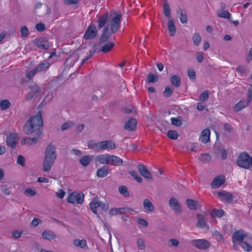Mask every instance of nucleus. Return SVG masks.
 Returning <instances> with one entry per match:
<instances>
[{"label": "nucleus", "mask_w": 252, "mask_h": 252, "mask_svg": "<svg viewBox=\"0 0 252 252\" xmlns=\"http://www.w3.org/2000/svg\"><path fill=\"white\" fill-rule=\"evenodd\" d=\"M43 120L41 112L38 111L35 116L32 117L25 124L24 131L28 135L35 133V137L22 138L20 143L22 145H32L36 144L39 139L42 133Z\"/></svg>", "instance_id": "nucleus-1"}, {"label": "nucleus", "mask_w": 252, "mask_h": 252, "mask_svg": "<svg viewBox=\"0 0 252 252\" xmlns=\"http://www.w3.org/2000/svg\"><path fill=\"white\" fill-rule=\"evenodd\" d=\"M56 148L51 144L48 145L45 150V157L43 162V170L45 172L50 170L56 159Z\"/></svg>", "instance_id": "nucleus-2"}, {"label": "nucleus", "mask_w": 252, "mask_h": 252, "mask_svg": "<svg viewBox=\"0 0 252 252\" xmlns=\"http://www.w3.org/2000/svg\"><path fill=\"white\" fill-rule=\"evenodd\" d=\"M236 164L240 167L248 169L251 166L252 167V157L246 152L242 153L236 160Z\"/></svg>", "instance_id": "nucleus-3"}, {"label": "nucleus", "mask_w": 252, "mask_h": 252, "mask_svg": "<svg viewBox=\"0 0 252 252\" xmlns=\"http://www.w3.org/2000/svg\"><path fill=\"white\" fill-rule=\"evenodd\" d=\"M122 16L119 13L115 14V16L111 19L110 22V29L112 33L118 32L120 28Z\"/></svg>", "instance_id": "nucleus-4"}, {"label": "nucleus", "mask_w": 252, "mask_h": 252, "mask_svg": "<svg viewBox=\"0 0 252 252\" xmlns=\"http://www.w3.org/2000/svg\"><path fill=\"white\" fill-rule=\"evenodd\" d=\"M97 32L95 26L94 24H91L88 26L83 37L85 39H92L96 36Z\"/></svg>", "instance_id": "nucleus-5"}, {"label": "nucleus", "mask_w": 252, "mask_h": 252, "mask_svg": "<svg viewBox=\"0 0 252 252\" xmlns=\"http://www.w3.org/2000/svg\"><path fill=\"white\" fill-rule=\"evenodd\" d=\"M19 140V135L16 133H10L6 136L7 145L12 148L16 147Z\"/></svg>", "instance_id": "nucleus-6"}, {"label": "nucleus", "mask_w": 252, "mask_h": 252, "mask_svg": "<svg viewBox=\"0 0 252 252\" xmlns=\"http://www.w3.org/2000/svg\"><path fill=\"white\" fill-rule=\"evenodd\" d=\"M191 244L200 250H206L210 247L208 241L204 239H194L191 241Z\"/></svg>", "instance_id": "nucleus-7"}, {"label": "nucleus", "mask_w": 252, "mask_h": 252, "mask_svg": "<svg viewBox=\"0 0 252 252\" xmlns=\"http://www.w3.org/2000/svg\"><path fill=\"white\" fill-rule=\"evenodd\" d=\"M247 235V233L242 229L235 231L232 235V242L234 245H235L236 242H242Z\"/></svg>", "instance_id": "nucleus-8"}, {"label": "nucleus", "mask_w": 252, "mask_h": 252, "mask_svg": "<svg viewBox=\"0 0 252 252\" xmlns=\"http://www.w3.org/2000/svg\"><path fill=\"white\" fill-rule=\"evenodd\" d=\"M34 45L39 48L47 50L50 47V44L48 40L44 38H36L33 42Z\"/></svg>", "instance_id": "nucleus-9"}, {"label": "nucleus", "mask_w": 252, "mask_h": 252, "mask_svg": "<svg viewBox=\"0 0 252 252\" xmlns=\"http://www.w3.org/2000/svg\"><path fill=\"white\" fill-rule=\"evenodd\" d=\"M100 151L107 150V151L113 150L116 148L115 142L111 140H105L99 142Z\"/></svg>", "instance_id": "nucleus-10"}, {"label": "nucleus", "mask_w": 252, "mask_h": 252, "mask_svg": "<svg viewBox=\"0 0 252 252\" xmlns=\"http://www.w3.org/2000/svg\"><path fill=\"white\" fill-rule=\"evenodd\" d=\"M137 168L140 174L147 180L151 181L152 179V175L147 169L145 165L142 164H138Z\"/></svg>", "instance_id": "nucleus-11"}, {"label": "nucleus", "mask_w": 252, "mask_h": 252, "mask_svg": "<svg viewBox=\"0 0 252 252\" xmlns=\"http://www.w3.org/2000/svg\"><path fill=\"white\" fill-rule=\"evenodd\" d=\"M137 168L140 174L147 180L151 181L152 179V175L147 169L145 165L142 164H138Z\"/></svg>", "instance_id": "nucleus-12"}, {"label": "nucleus", "mask_w": 252, "mask_h": 252, "mask_svg": "<svg viewBox=\"0 0 252 252\" xmlns=\"http://www.w3.org/2000/svg\"><path fill=\"white\" fill-rule=\"evenodd\" d=\"M109 26L108 25H107L103 28L99 39L100 43L107 42L111 37L112 33L111 31H109Z\"/></svg>", "instance_id": "nucleus-13"}, {"label": "nucleus", "mask_w": 252, "mask_h": 252, "mask_svg": "<svg viewBox=\"0 0 252 252\" xmlns=\"http://www.w3.org/2000/svg\"><path fill=\"white\" fill-rule=\"evenodd\" d=\"M225 182V177L223 176H218L215 177L211 183V187L213 189H217L220 187Z\"/></svg>", "instance_id": "nucleus-14"}, {"label": "nucleus", "mask_w": 252, "mask_h": 252, "mask_svg": "<svg viewBox=\"0 0 252 252\" xmlns=\"http://www.w3.org/2000/svg\"><path fill=\"white\" fill-rule=\"evenodd\" d=\"M30 90L34 89L35 92L33 93L30 92L26 95V99L29 100L31 99L35 94L38 93L40 91V88L35 83H32L31 85L29 86Z\"/></svg>", "instance_id": "nucleus-15"}, {"label": "nucleus", "mask_w": 252, "mask_h": 252, "mask_svg": "<svg viewBox=\"0 0 252 252\" xmlns=\"http://www.w3.org/2000/svg\"><path fill=\"white\" fill-rule=\"evenodd\" d=\"M169 204L170 207L176 212L180 213L182 211V209L180 203L178 200L175 198L172 197L170 199Z\"/></svg>", "instance_id": "nucleus-16"}, {"label": "nucleus", "mask_w": 252, "mask_h": 252, "mask_svg": "<svg viewBox=\"0 0 252 252\" xmlns=\"http://www.w3.org/2000/svg\"><path fill=\"white\" fill-rule=\"evenodd\" d=\"M108 164L113 166H120L123 164V160L118 156L109 155Z\"/></svg>", "instance_id": "nucleus-17"}, {"label": "nucleus", "mask_w": 252, "mask_h": 252, "mask_svg": "<svg viewBox=\"0 0 252 252\" xmlns=\"http://www.w3.org/2000/svg\"><path fill=\"white\" fill-rule=\"evenodd\" d=\"M137 126V121L135 118H131L126 122L124 128L128 131H133Z\"/></svg>", "instance_id": "nucleus-18"}, {"label": "nucleus", "mask_w": 252, "mask_h": 252, "mask_svg": "<svg viewBox=\"0 0 252 252\" xmlns=\"http://www.w3.org/2000/svg\"><path fill=\"white\" fill-rule=\"evenodd\" d=\"M108 18L109 15L107 13H104L98 18L97 20V28L98 29H100L106 26Z\"/></svg>", "instance_id": "nucleus-19"}, {"label": "nucleus", "mask_w": 252, "mask_h": 252, "mask_svg": "<svg viewBox=\"0 0 252 252\" xmlns=\"http://www.w3.org/2000/svg\"><path fill=\"white\" fill-rule=\"evenodd\" d=\"M211 132L209 129L205 128L201 133L200 140L203 143L206 144L210 141Z\"/></svg>", "instance_id": "nucleus-20"}, {"label": "nucleus", "mask_w": 252, "mask_h": 252, "mask_svg": "<svg viewBox=\"0 0 252 252\" xmlns=\"http://www.w3.org/2000/svg\"><path fill=\"white\" fill-rule=\"evenodd\" d=\"M100 202L97 198H94L89 204L90 209L95 214H97V209L99 208Z\"/></svg>", "instance_id": "nucleus-21"}, {"label": "nucleus", "mask_w": 252, "mask_h": 252, "mask_svg": "<svg viewBox=\"0 0 252 252\" xmlns=\"http://www.w3.org/2000/svg\"><path fill=\"white\" fill-rule=\"evenodd\" d=\"M115 46L114 43L112 42H107L101 46L99 51L104 53H107L111 51Z\"/></svg>", "instance_id": "nucleus-22"}, {"label": "nucleus", "mask_w": 252, "mask_h": 252, "mask_svg": "<svg viewBox=\"0 0 252 252\" xmlns=\"http://www.w3.org/2000/svg\"><path fill=\"white\" fill-rule=\"evenodd\" d=\"M109 154L100 155L96 157V160L100 164H108Z\"/></svg>", "instance_id": "nucleus-23"}, {"label": "nucleus", "mask_w": 252, "mask_h": 252, "mask_svg": "<svg viewBox=\"0 0 252 252\" xmlns=\"http://www.w3.org/2000/svg\"><path fill=\"white\" fill-rule=\"evenodd\" d=\"M250 102L248 100H241L234 106V110L238 112L248 105Z\"/></svg>", "instance_id": "nucleus-24"}, {"label": "nucleus", "mask_w": 252, "mask_h": 252, "mask_svg": "<svg viewBox=\"0 0 252 252\" xmlns=\"http://www.w3.org/2000/svg\"><path fill=\"white\" fill-rule=\"evenodd\" d=\"M178 14L180 15V20L182 24H186L188 21V17L187 12L185 10L182 9H178L177 10Z\"/></svg>", "instance_id": "nucleus-25"}, {"label": "nucleus", "mask_w": 252, "mask_h": 252, "mask_svg": "<svg viewBox=\"0 0 252 252\" xmlns=\"http://www.w3.org/2000/svg\"><path fill=\"white\" fill-rule=\"evenodd\" d=\"M167 28L170 36H173L175 34L176 29L174 24V20H169L167 23Z\"/></svg>", "instance_id": "nucleus-26"}, {"label": "nucleus", "mask_w": 252, "mask_h": 252, "mask_svg": "<svg viewBox=\"0 0 252 252\" xmlns=\"http://www.w3.org/2000/svg\"><path fill=\"white\" fill-rule=\"evenodd\" d=\"M198 221L196 224L197 227L199 228H204L206 226V221L205 217L202 214H198L197 216Z\"/></svg>", "instance_id": "nucleus-27"}, {"label": "nucleus", "mask_w": 252, "mask_h": 252, "mask_svg": "<svg viewBox=\"0 0 252 252\" xmlns=\"http://www.w3.org/2000/svg\"><path fill=\"white\" fill-rule=\"evenodd\" d=\"M109 172L108 167L104 166L97 170L96 175L99 177L103 178L108 174Z\"/></svg>", "instance_id": "nucleus-28"}, {"label": "nucleus", "mask_w": 252, "mask_h": 252, "mask_svg": "<svg viewBox=\"0 0 252 252\" xmlns=\"http://www.w3.org/2000/svg\"><path fill=\"white\" fill-rule=\"evenodd\" d=\"M43 238L46 240L54 239L56 238L55 234L52 231L46 230L42 233Z\"/></svg>", "instance_id": "nucleus-29"}, {"label": "nucleus", "mask_w": 252, "mask_h": 252, "mask_svg": "<svg viewBox=\"0 0 252 252\" xmlns=\"http://www.w3.org/2000/svg\"><path fill=\"white\" fill-rule=\"evenodd\" d=\"M170 82L171 84L176 88H178L181 86V79L177 75H173L170 78Z\"/></svg>", "instance_id": "nucleus-30"}, {"label": "nucleus", "mask_w": 252, "mask_h": 252, "mask_svg": "<svg viewBox=\"0 0 252 252\" xmlns=\"http://www.w3.org/2000/svg\"><path fill=\"white\" fill-rule=\"evenodd\" d=\"M73 244L76 246L80 247L82 249H88V246L87 244V242L84 239L82 240H79V239H76L74 240L73 241Z\"/></svg>", "instance_id": "nucleus-31"}, {"label": "nucleus", "mask_w": 252, "mask_h": 252, "mask_svg": "<svg viewBox=\"0 0 252 252\" xmlns=\"http://www.w3.org/2000/svg\"><path fill=\"white\" fill-rule=\"evenodd\" d=\"M50 66V64L48 62H44L39 63L35 69H37V72H44L47 70Z\"/></svg>", "instance_id": "nucleus-32"}, {"label": "nucleus", "mask_w": 252, "mask_h": 252, "mask_svg": "<svg viewBox=\"0 0 252 252\" xmlns=\"http://www.w3.org/2000/svg\"><path fill=\"white\" fill-rule=\"evenodd\" d=\"M143 207L146 210L149 212H153L154 210V207L152 203L148 199H145L144 200Z\"/></svg>", "instance_id": "nucleus-33"}, {"label": "nucleus", "mask_w": 252, "mask_h": 252, "mask_svg": "<svg viewBox=\"0 0 252 252\" xmlns=\"http://www.w3.org/2000/svg\"><path fill=\"white\" fill-rule=\"evenodd\" d=\"M188 207L192 210H196L197 208L198 202L191 199H188L186 200Z\"/></svg>", "instance_id": "nucleus-34"}, {"label": "nucleus", "mask_w": 252, "mask_h": 252, "mask_svg": "<svg viewBox=\"0 0 252 252\" xmlns=\"http://www.w3.org/2000/svg\"><path fill=\"white\" fill-rule=\"evenodd\" d=\"M223 211L222 209H214L212 210L210 214L213 218H220L223 215Z\"/></svg>", "instance_id": "nucleus-35"}, {"label": "nucleus", "mask_w": 252, "mask_h": 252, "mask_svg": "<svg viewBox=\"0 0 252 252\" xmlns=\"http://www.w3.org/2000/svg\"><path fill=\"white\" fill-rule=\"evenodd\" d=\"M119 191L120 194L125 197H128L129 196V192L127 188L125 186H121L119 187Z\"/></svg>", "instance_id": "nucleus-36"}, {"label": "nucleus", "mask_w": 252, "mask_h": 252, "mask_svg": "<svg viewBox=\"0 0 252 252\" xmlns=\"http://www.w3.org/2000/svg\"><path fill=\"white\" fill-rule=\"evenodd\" d=\"M167 136L170 139L176 140L178 138L179 134L176 130H169L167 131Z\"/></svg>", "instance_id": "nucleus-37"}, {"label": "nucleus", "mask_w": 252, "mask_h": 252, "mask_svg": "<svg viewBox=\"0 0 252 252\" xmlns=\"http://www.w3.org/2000/svg\"><path fill=\"white\" fill-rule=\"evenodd\" d=\"M158 75L152 73H149L147 77V80L148 83H155L158 81Z\"/></svg>", "instance_id": "nucleus-38"}, {"label": "nucleus", "mask_w": 252, "mask_h": 252, "mask_svg": "<svg viewBox=\"0 0 252 252\" xmlns=\"http://www.w3.org/2000/svg\"><path fill=\"white\" fill-rule=\"evenodd\" d=\"M163 10L165 16L167 18H170L171 15L170 7L168 2H165L164 3L163 6Z\"/></svg>", "instance_id": "nucleus-39"}, {"label": "nucleus", "mask_w": 252, "mask_h": 252, "mask_svg": "<svg viewBox=\"0 0 252 252\" xmlns=\"http://www.w3.org/2000/svg\"><path fill=\"white\" fill-rule=\"evenodd\" d=\"M10 102L7 99H3L0 102V108L2 110H6L10 106Z\"/></svg>", "instance_id": "nucleus-40"}, {"label": "nucleus", "mask_w": 252, "mask_h": 252, "mask_svg": "<svg viewBox=\"0 0 252 252\" xmlns=\"http://www.w3.org/2000/svg\"><path fill=\"white\" fill-rule=\"evenodd\" d=\"M218 195L219 197H222L226 201H229L232 199V195L229 192L223 193L221 191L218 192Z\"/></svg>", "instance_id": "nucleus-41"}, {"label": "nucleus", "mask_w": 252, "mask_h": 252, "mask_svg": "<svg viewBox=\"0 0 252 252\" xmlns=\"http://www.w3.org/2000/svg\"><path fill=\"white\" fill-rule=\"evenodd\" d=\"M99 142H94V141L91 140L88 143V147L90 148L93 149L97 151H100V145Z\"/></svg>", "instance_id": "nucleus-42"}, {"label": "nucleus", "mask_w": 252, "mask_h": 252, "mask_svg": "<svg viewBox=\"0 0 252 252\" xmlns=\"http://www.w3.org/2000/svg\"><path fill=\"white\" fill-rule=\"evenodd\" d=\"M91 161V158L89 156H85L80 159V163L84 166H87Z\"/></svg>", "instance_id": "nucleus-43"}, {"label": "nucleus", "mask_w": 252, "mask_h": 252, "mask_svg": "<svg viewBox=\"0 0 252 252\" xmlns=\"http://www.w3.org/2000/svg\"><path fill=\"white\" fill-rule=\"evenodd\" d=\"M174 91V89L169 86L165 87L164 91L163 92V95L166 97L170 96Z\"/></svg>", "instance_id": "nucleus-44"}, {"label": "nucleus", "mask_w": 252, "mask_h": 252, "mask_svg": "<svg viewBox=\"0 0 252 252\" xmlns=\"http://www.w3.org/2000/svg\"><path fill=\"white\" fill-rule=\"evenodd\" d=\"M217 15L221 18H229L231 14L227 11L224 10H219L217 12Z\"/></svg>", "instance_id": "nucleus-45"}, {"label": "nucleus", "mask_w": 252, "mask_h": 252, "mask_svg": "<svg viewBox=\"0 0 252 252\" xmlns=\"http://www.w3.org/2000/svg\"><path fill=\"white\" fill-rule=\"evenodd\" d=\"M129 173L137 182L141 183L142 182V178L137 174L136 171L131 170L130 171Z\"/></svg>", "instance_id": "nucleus-46"}, {"label": "nucleus", "mask_w": 252, "mask_h": 252, "mask_svg": "<svg viewBox=\"0 0 252 252\" xmlns=\"http://www.w3.org/2000/svg\"><path fill=\"white\" fill-rule=\"evenodd\" d=\"M129 173L137 182L141 183L142 182V178L137 174L136 171L131 170L130 171Z\"/></svg>", "instance_id": "nucleus-47"}, {"label": "nucleus", "mask_w": 252, "mask_h": 252, "mask_svg": "<svg viewBox=\"0 0 252 252\" xmlns=\"http://www.w3.org/2000/svg\"><path fill=\"white\" fill-rule=\"evenodd\" d=\"M129 173L137 182L141 183L142 182V178L137 174L136 171L131 170L130 171Z\"/></svg>", "instance_id": "nucleus-48"}, {"label": "nucleus", "mask_w": 252, "mask_h": 252, "mask_svg": "<svg viewBox=\"0 0 252 252\" xmlns=\"http://www.w3.org/2000/svg\"><path fill=\"white\" fill-rule=\"evenodd\" d=\"M129 173L137 182L141 183L142 182V178L137 174L136 171L131 170L130 171Z\"/></svg>", "instance_id": "nucleus-49"}, {"label": "nucleus", "mask_w": 252, "mask_h": 252, "mask_svg": "<svg viewBox=\"0 0 252 252\" xmlns=\"http://www.w3.org/2000/svg\"><path fill=\"white\" fill-rule=\"evenodd\" d=\"M192 40L194 45L197 46L201 42V37L198 33H195L192 37Z\"/></svg>", "instance_id": "nucleus-50"}, {"label": "nucleus", "mask_w": 252, "mask_h": 252, "mask_svg": "<svg viewBox=\"0 0 252 252\" xmlns=\"http://www.w3.org/2000/svg\"><path fill=\"white\" fill-rule=\"evenodd\" d=\"M84 195L82 192L76 193L75 203L82 204L84 201Z\"/></svg>", "instance_id": "nucleus-51"}, {"label": "nucleus", "mask_w": 252, "mask_h": 252, "mask_svg": "<svg viewBox=\"0 0 252 252\" xmlns=\"http://www.w3.org/2000/svg\"><path fill=\"white\" fill-rule=\"evenodd\" d=\"M199 159L200 161H201V162H208L210 160H211V157H210V156L209 155L207 154H201L200 156Z\"/></svg>", "instance_id": "nucleus-52"}, {"label": "nucleus", "mask_w": 252, "mask_h": 252, "mask_svg": "<svg viewBox=\"0 0 252 252\" xmlns=\"http://www.w3.org/2000/svg\"><path fill=\"white\" fill-rule=\"evenodd\" d=\"M171 121L172 124L177 126H180L182 124V122L180 117L171 118Z\"/></svg>", "instance_id": "nucleus-53"}, {"label": "nucleus", "mask_w": 252, "mask_h": 252, "mask_svg": "<svg viewBox=\"0 0 252 252\" xmlns=\"http://www.w3.org/2000/svg\"><path fill=\"white\" fill-rule=\"evenodd\" d=\"M236 70L238 74L241 77L243 76L246 72L245 67L242 65H239L236 67Z\"/></svg>", "instance_id": "nucleus-54"}, {"label": "nucleus", "mask_w": 252, "mask_h": 252, "mask_svg": "<svg viewBox=\"0 0 252 252\" xmlns=\"http://www.w3.org/2000/svg\"><path fill=\"white\" fill-rule=\"evenodd\" d=\"M209 96V93L208 91H204L199 95V99L201 101L207 100Z\"/></svg>", "instance_id": "nucleus-55"}, {"label": "nucleus", "mask_w": 252, "mask_h": 252, "mask_svg": "<svg viewBox=\"0 0 252 252\" xmlns=\"http://www.w3.org/2000/svg\"><path fill=\"white\" fill-rule=\"evenodd\" d=\"M74 124L73 122H72L71 121H68L66 123H63L62 125L61 129L63 130H66V129L69 128V127L72 126H74Z\"/></svg>", "instance_id": "nucleus-56"}, {"label": "nucleus", "mask_w": 252, "mask_h": 252, "mask_svg": "<svg viewBox=\"0 0 252 252\" xmlns=\"http://www.w3.org/2000/svg\"><path fill=\"white\" fill-rule=\"evenodd\" d=\"M75 200H76V193L75 192H72L67 197V200L69 203H72V204H75Z\"/></svg>", "instance_id": "nucleus-57"}, {"label": "nucleus", "mask_w": 252, "mask_h": 252, "mask_svg": "<svg viewBox=\"0 0 252 252\" xmlns=\"http://www.w3.org/2000/svg\"><path fill=\"white\" fill-rule=\"evenodd\" d=\"M123 208H114L110 210L109 214L112 216L116 215L119 213H122V210H124Z\"/></svg>", "instance_id": "nucleus-58"}, {"label": "nucleus", "mask_w": 252, "mask_h": 252, "mask_svg": "<svg viewBox=\"0 0 252 252\" xmlns=\"http://www.w3.org/2000/svg\"><path fill=\"white\" fill-rule=\"evenodd\" d=\"M241 243H242V244H241V246L242 247V248L245 251L249 252V251L252 250V247L250 245H249V244H248L246 242H243V241Z\"/></svg>", "instance_id": "nucleus-59"}, {"label": "nucleus", "mask_w": 252, "mask_h": 252, "mask_svg": "<svg viewBox=\"0 0 252 252\" xmlns=\"http://www.w3.org/2000/svg\"><path fill=\"white\" fill-rule=\"evenodd\" d=\"M37 69H35V68L28 72L27 73V78L29 79H32L37 72Z\"/></svg>", "instance_id": "nucleus-60"}, {"label": "nucleus", "mask_w": 252, "mask_h": 252, "mask_svg": "<svg viewBox=\"0 0 252 252\" xmlns=\"http://www.w3.org/2000/svg\"><path fill=\"white\" fill-rule=\"evenodd\" d=\"M137 246L138 248L141 250H143L145 248V242L143 239L140 238L137 240Z\"/></svg>", "instance_id": "nucleus-61"}, {"label": "nucleus", "mask_w": 252, "mask_h": 252, "mask_svg": "<svg viewBox=\"0 0 252 252\" xmlns=\"http://www.w3.org/2000/svg\"><path fill=\"white\" fill-rule=\"evenodd\" d=\"M25 193L29 196H33L36 194V191L31 188H27L25 189Z\"/></svg>", "instance_id": "nucleus-62"}, {"label": "nucleus", "mask_w": 252, "mask_h": 252, "mask_svg": "<svg viewBox=\"0 0 252 252\" xmlns=\"http://www.w3.org/2000/svg\"><path fill=\"white\" fill-rule=\"evenodd\" d=\"M21 33L22 37H26L28 36L29 31L26 26H23L21 28Z\"/></svg>", "instance_id": "nucleus-63"}, {"label": "nucleus", "mask_w": 252, "mask_h": 252, "mask_svg": "<svg viewBox=\"0 0 252 252\" xmlns=\"http://www.w3.org/2000/svg\"><path fill=\"white\" fill-rule=\"evenodd\" d=\"M99 208L103 211H107L109 209V204L107 202H100Z\"/></svg>", "instance_id": "nucleus-64"}]
</instances>
